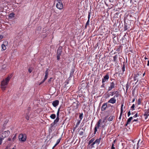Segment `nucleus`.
<instances>
[{
    "instance_id": "1",
    "label": "nucleus",
    "mask_w": 149,
    "mask_h": 149,
    "mask_svg": "<svg viewBox=\"0 0 149 149\" xmlns=\"http://www.w3.org/2000/svg\"><path fill=\"white\" fill-rule=\"evenodd\" d=\"M12 75L11 74L9 75L5 80H3L1 82V86L2 89L3 90H4L6 88V86L7 85L10 79L12 77Z\"/></svg>"
},
{
    "instance_id": "2",
    "label": "nucleus",
    "mask_w": 149,
    "mask_h": 149,
    "mask_svg": "<svg viewBox=\"0 0 149 149\" xmlns=\"http://www.w3.org/2000/svg\"><path fill=\"white\" fill-rule=\"evenodd\" d=\"M116 84V81L115 80L111 82L110 83V86L108 87V91H109L114 89L115 87V85Z\"/></svg>"
},
{
    "instance_id": "3",
    "label": "nucleus",
    "mask_w": 149,
    "mask_h": 149,
    "mask_svg": "<svg viewBox=\"0 0 149 149\" xmlns=\"http://www.w3.org/2000/svg\"><path fill=\"white\" fill-rule=\"evenodd\" d=\"M26 139V134H20L19 136V140L21 142H25Z\"/></svg>"
},
{
    "instance_id": "4",
    "label": "nucleus",
    "mask_w": 149,
    "mask_h": 149,
    "mask_svg": "<svg viewBox=\"0 0 149 149\" xmlns=\"http://www.w3.org/2000/svg\"><path fill=\"white\" fill-rule=\"evenodd\" d=\"M57 1V3H56V7L57 8L60 10L62 9L63 8V5L61 0H58Z\"/></svg>"
},
{
    "instance_id": "5",
    "label": "nucleus",
    "mask_w": 149,
    "mask_h": 149,
    "mask_svg": "<svg viewBox=\"0 0 149 149\" xmlns=\"http://www.w3.org/2000/svg\"><path fill=\"white\" fill-rule=\"evenodd\" d=\"M10 134V131L8 130L5 131L2 133L1 136L3 137V139H4L5 138H6Z\"/></svg>"
},
{
    "instance_id": "6",
    "label": "nucleus",
    "mask_w": 149,
    "mask_h": 149,
    "mask_svg": "<svg viewBox=\"0 0 149 149\" xmlns=\"http://www.w3.org/2000/svg\"><path fill=\"white\" fill-rule=\"evenodd\" d=\"M101 121V119L99 120L98 122H97V123L95 125L94 128V134H95L96 132L97 131V129L99 128Z\"/></svg>"
},
{
    "instance_id": "7",
    "label": "nucleus",
    "mask_w": 149,
    "mask_h": 149,
    "mask_svg": "<svg viewBox=\"0 0 149 149\" xmlns=\"http://www.w3.org/2000/svg\"><path fill=\"white\" fill-rule=\"evenodd\" d=\"M109 78V77L108 74H107L102 79V83H104L105 82L107 81Z\"/></svg>"
},
{
    "instance_id": "8",
    "label": "nucleus",
    "mask_w": 149,
    "mask_h": 149,
    "mask_svg": "<svg viewBox=\"0 0 149 149\" xmlns=\"http://www.w3.org/2000/svg\"><path fill=\"white\" fill-rule=\"evenodd\" d=\"M88 20L85 26V28L86 29L87 28V26L89 24V22H90V18L91 15V10H90L88 11Z\"/></svg>"
},
{
    "instance_id": "9",
    "label": "nucleus",
    "mask_w": 149,
    "mask_h": 149,
    "mask_svg": "<svg viewBox=\"0 0 149 149\" xmlns=\"http://www.w3.org/2000/svg\"><path fill=\"white\" fill-rule=\"evenodd\" d=\"M144 111L145 113L144 114V116L145 120H146L149 116V109L148 110H145Z\"/></svg>"
},
{
    "instance_id": "10",
    "label": "nucleus",
    "mask_w": 149,
    "mask_h": 149,
    "mask_svg": "<svg viewBox=\"0 0 149 149\" xmlns=\"http://www.w3.org/2000/svg\"><path fill=\"white\" fill-rule=\"evenodd\" d=\"M116 102V100L115 98V97H113L111 99L108 101V102L109 103L114 104Z\"/></svg>"
},
{
    "instance_id": "11",
    "label": "nucleus",
    "mask_w": 149,
    "mask_h": 149,
    "mask_svg": "<svg viewBox=\"0 0 149 149\" xmlns=\"http://www.w3.org/2000/svg\"><path fill=\"white\" fill-rule=\"evenodd\" d=\"M107 102L104 103L101 107V111H105L107 107Z\"/></svg>"
},
{
    "instance_id": "12",
    "label": "nucleus",
    "mask_w": 149,
    "mask_h": 149,
    "mask_svg": "<svg viewBox=\"0 0 149 149\" xmlns=\"http://www.w3.org/2000/svg\"><path fill=\"white\" fill-rule=\"evenodd\" d=\"M48 69L47 68V70L45 71V76L44 79L42 81V83L44 82L47 78L48 76Z\"/></svg>"
},
{
    "instance_id": "13",
    "label": "nucleus",
    "mask_w": 149,
    "mask_h": 149,
    "mask_svg": "<svg viewBox=\"0 0 149 149\" xmlns=\"http://www.w3.org/2000/svg\"><path fill=\"white\" fill-rule=\"evenodd\" d=\"M59 103V101L58 100H55L54 101H53L52 102V104L53 106L54 107H56V106H58Z\"/></svg>"
},
{
    "instance_id": "14",
    "label": "nucleus",
    "mask_w": 149,
    "mask_h": 149,
    "mask_svg": "<svg viewBox=\"0 0 149 149\" xmlns=\"http://www.w3.org/2000/svg\"><path fill=\"white\" fill-rule=\"evenodd\" d=\"M59 119V118H56V119L54 120V122L51 124V125L52 126L54 125L58 121Z\"/></svg>"
},
{
    "instance_id": "15",
    "label": "nucleus",
    "mask_w": 149,
    "mask_h": 149,
    "mask_svg": "<svg viewBox=\"0 0 149 149\" xmlns=\"http://www.w3.org/2000/svg\"><path fill=\"white\" fill-rule=\"evenodd\" d=\"M62 49V48L61 47H59L58 49L57 54L61 55Z\"/></svg>"
},
{
    "instance_id": "16",
    "label": "nucleus",
    "mask_w": 149,
    "mask_h": 149,
    "mask_svg": "<svg viewBox=\"0 0 149 149\" xmlns=\"http://www.w3.org/2000/svg\"><path fill=\"white\" fill-rule=\"evenodd\" d=\"M132 118L133 117H131L128 118L126 123L125 125L126 126L130 124V122Z\"/></svg>"
},
{
    "instance_id": "17",
    "label": "nucleus",
    "mask_w": 149,
    "mask_h": 149,
    "mask_svg": "<svg viewBox=\"0 0 149 149\" xmlns=\"http://www.w3.org/2000/svg\"><path fill=\"white\" fill-rule=\"evenodd\" d=\"M139 76V74H135L134 76V81H137V82L138 81V78Z\"/></svg>"
},
{
    "instance_id": "18",
    "label": "nucleus",
    "mask_w": 149,
    "mask_h": 149,
    "mask_svg": "<svg viewBox=\"0 0 149 149\" xmlns=\"http://www.w3.org/2000/svg\"><path fill=\"white\" fill-rule=\"evenodd\" d=\"M117 91H112L110 92V95H109V94H107L108 97H110V95H111V96H113L116 93H117Z\"/></svg>"
},
{
    "instance_id": "19",
    "label": "nucleus",
    "mask_w": 149,
    "mask_h": 149,
    "mask_svg": "<svg viewBox=\"0 0 149 149\" xmlns=\"http://www.w3.org/2000/svg\"><path fill=\"white\" fill-rule=\"evenodd\" d=\"M101 139V138H99V139H96L94 142L95 144L97 143L99 144Z\"/></svg>"
},
{
    "instance_id": "20",
    "label": "nucleus",
    "mask_w": 149,
    "mask_h": 149,
    "mask_svg": "<svg viewBox=\"0 0 149 149\" xmlns=\"http://www.w3.org/2000/svg\"><path fill=\"white\" fill-rule=\"evenodd\" d=\"M114 116H110L108 118V120L109 121H111L113 120Z\"/></svg>"
},
{
    "instance_id": "21",
    "label": "nucleus",
    "mask_w": 149,
    "mask_h": 149,
    "mask_svg": "<svg viewBox=\"0 0 149 149\" xmlns=\"http://www.w3.org/2000/svg\"><path fill=\"white\" fill-rule=\"evenodd\" d=\"M15 14L13 13H10L9 15V17L12 19L14 18L15 17Z\"/></svg>"
},
{
    "instance_id": "22",
    "label": "nucleus",
    "mask_w": 149,
    "mask_h": 149,
    "mask_svg": "<svg viewBox=\"0 0 149 149\" xmlns=\"http://www.w3.org/2000/svg\"><path fill=\"white\" fill-rule=\"evenodd\" d=\"M56 116L55 114H52L50 115V117L52 119H54L55 118Z\"/></svg>"
},
{
    "instance_id": "23",
    "label": "nucleus",
    "mask_w": 149,
    "mask_h": 149,
    "mask_svg": "<svg viewBox=\"0 0 149 149\" xmlns=\"http://www.w3.org/2000/svg\"><path fill=\"white\" fill-rule=\"evenodd\" d=\"M1 47H2V50L3 51H4L6 49V47L5 46V45H4L3 44L1 45Z\"/></svg>"
},
{
    "instance_id": "24",
    "label": "nucleus",
    "mask_w": 149,
    "mask_h": 149,
    "mask_svg": "<svg viewBox=\"0 0 149 149\" xmlns=\"http://www.w3.org/2000/svg\"><path fill=\"white\" fill-rule=\"evenodd\" d=\"M130 86V85L127 82V83L126 84V93L127 92V91L129 88V87Z\"/></svg>"
},
{
    "instance_id": "25",
    "label": "nucleus",
    "mask_w": 149,
    "mask_h": 149,
    "mask_svg": "<svg viewBox=\"0 0 149 149\" xmlns=\"http://www.w3.org/2000/svg\"><path fill=\"white\" fill-rule=\"evenodd\" d=\"M95 139L94 138H92L91 140H90L88 142V145L92 143L93 142V141H94Z\"/></svg>"
},
{
    "instance_id": "26",
    "label": "nucleus",
    "mask_w": 149,
    "mask_h": 149,
    "mask_svg": "<svg viewBox=\"0 0 149 149\" xmlns=\"http://www.w3.org/2000/svg\"><path fill=\"white\" fill-rule=\"evenodd\" d=\"M125 64H124L123 65L122 68V71H123L122 74H123L124 72L125 71Z\"/></svg>"
},
{
    "instance_id": "27",
    "label": "nucleus",
    "mask_w": 149,
    "mask_h": 149,
    "mask_svg": "<svg viewBox=\"0 0 149 149\" xmlns=\"http://www.w3.org/2000/svg\"><path fill=\"white\" fill-rule=\"evenodd\" d=\"M118 58V56L117 55H116L113 57V60L114 61H116V59Z\"/></svg>"
},
{
    "instance_id": "28",
    "label": "nucleus",
    "mask_w": 149,
    "mask_h": 149,
    "mask_svg": "<svg viewBox=\"0 0 149 149\" xmlns=\"http://www.w3.org/2000/svg\"><path fill=\"white\" fill-rule=\"evenodd\" d=\"M117 91V92L116 93V94H115L116 95H114V96L113 97H115H115H118L119 96V93L118 92V91Z\"/></svg>"
},
{
    "instance_id": "29",
    "label": "nucleus",
    "mask_w": 149,
    "mask_h": 149,
    "mask_svg": "<svg viewBox=\"0 0 149 149\" xmlns=\"http://www.w3.org/2000/svg\"><path fill=\"white\" fill-rule=\"evenodd\" d=\"M83 118V114L82 113L80 114L79 116V118L80 119V121Z\"/></svg>"
},
{
    "instance_id": "30",
    "label": "nucleus",
    "mask_w": 149,
    "mask_h": 149,
    "mask_svg": "<svg viewBox=\"0 0 149 149\" xmlns=\"http://www.w3.org/2000/svg\"><path fill=\"white\" fill-rule=\"evenodd\" d=\"M16 139V135L15 134L14 135V136L12 140H11L13 142L14 141H15V140Z\"/></svg>"
},
{
    "instance_id": "31",
    "label": "nucleus",
    "mask_w": 149,
    "mask_h": 149,
    "mask_svg": "<svg viewBox=\"0 0 149 149\" xmlns=\"http://www.w3.org/2000/svg\"><path fill=\"white\" fill-rule=\"evenodd\" d=\"M4 139H3V137L0 136V145H1L2 143V141Z\"/></svg>"
},
{
    "instance_id": "32",
    "label": "nucleus",
    "mask_w": 149,
    "mask_h": 149,
    "mask_svg": "<svg viewBox=\"0 0 149 149\" xmlns=\"http://www.w3.org/2000/svg\"><path fill=\"white\" fill-rule=\"evenodd\" d=\"M61 139V138H60L59 139H58L56 143L58 145L59 143L60 142V141Z\"/></svg>"
},
{
    "instance_id": "33",
    "label": "nucleus",
    "mask_w": 149,
    "mask_h": 149,
    "mask_svg": "<svg viewBox=\"0 0 149 149\" xmlns=\"http://www.w3.org/2000/svg\"><path fill=\"white\" fill-rule=\"evenodd\" d=\"M123 104H121V109H120V112L122 113V112H123Z\"/></svg>"
},
{
    "instance_id": "34",
    "label": "nucleus",
    "mask_w": 149,
    "mask_h": 149,
    "mask_svg": "<svg viewBox=\"0 0 149 149\" xmlns=\"http://www.w3.org/2000/svg\"><path fill=\"white\" fill-rule=\"evenodd\" d=\"M80 123V121L78 122L76 124V127H75V128L76 127H77L78 126V125H79Z\"/></svg>"
},
{
    "instance_id": "35",
    "label": "nucleus",
    "mask_w": 149,
    "mask_h": 149,
    "mask_svg": "<svg viewBox=\"0 0 149 149\" xmlns=\"http://www.w3.org/2000/svg\"><path fill=\"white\" fill-rule=\"evenodd\" d=\"M141 102L140 99H139L138 100V105H139L141 104Z\"/></svg>"
},
{
    "instance_id": "36",
    "label": "nucleus",
    "mask_w": 149,
    "mask_h": 149,
    "mask_svg": "<svg viewBox=\"0 0 149 149\" xmlns=\"http://www.w3.org/2000/svg\"><path fill=\"white\" fill-rule=\"evenodd\" d=\"M32 69L31 68H29V69H28V71H29V72L30 73H31L32 71Z\"/></svg>"
},
{
    "instance_id": "37",
    "label": "nucleus",
    "mask_w": 149,
    "mask_h": 149,
    "mask_svg": "<svg viewBox=\"0 0 149 149\" xmlns=\"http://www.w3.org/2000/svg\"><path fill=\"white\" fill-rule=\"evenodd\" d=\"M60 55H60L57 54V60H59L60 59Z\"/></svg>"
},
{
    "instance_id": "38",
    "label": "nucleus",
    "mask_w": 149,
    "mask_h": 149,
    "mask_svg": "<svg viewBox=\"0 0 149 149\" xmlns=\"http://www.w3.org/2000/svg\"><path fill=\"white\" fill-rule=\"evenodd\" d=\"M134 107H135V105L134 104H133L132 107H131V109H132L133 110H134Z\"/></svg>"
},
{
    "instance_id": "39",
    "label": "nucleus",
    "mask_w": 149,
    "mask_h": 149,
    "mask_svg": "<svg viewBox=\"0 0 149 149\" xmlns=\"http://www.w3.org/2000/svg\"><path fill=\"white\" fill-rule=\"evenodd\" d=\"M123 113V112H122V113H121V112H120V116L119 117V119H120L121 118Z\"/></svg>"
},
{
    "instance_id": "40",
    "label": "nucleus",
    "mask_w": 149,
    "mask_h": 149,
    "mask_svg": "<svg viewBox=\"0 0 149 149\" xmlns=\"http://www.w3.org/2000/svg\"><path fill=\"white\" fill-rule=\"evenodd\" d=\"M124 29H125V30H127V29L128 28H127V25H125Z\"/></svg>"
},
{
    "instance_id": "41",
    "label": "nucleus",
    "mask_w": 149,
    "mask_h": 149,
    "mask_svg": "<svg viewBox=\"0 0 149 149\" xmlns=\"http://www.w3.org/2000/svg\"><path fill=\"white\" fill-rule=\"evenodd\" d=\"M114 144L113 143H112V146L111 148V149H115V148L114 147Z\"/></svg>"
},
{
    "instance_id": "42",
    "label": "nucleus",
    "mask_w": 149,
    "mask_h": 149,
    "mask_svg": "<svg viewBox=\"0 0 149 149\" xmlns=\"http://www.w3.org/2000/svg\"><path fill=\"white\" fill-rule=\"evenodd\" d=\"M84 133L83 131H81L79 133V134L80 135H82Z\"/></svg>"
},
{
    "instance_id": "43",
    "label": "nucleus",
    "mask_w": 149,
    "mask_h": 149,
    "mask_svg": "<svg viewBox=\"0 0 149 149\" xmlns=\"http://www.w3.org/2000/svg\"><path fill=\"white\" fill-rule=\"evenodd\" d=\"M56 118H59V112H57Z\"/></svg>"
},
{
    "instance_id": "44",
    "label": "nucleus",
    "mask_w": 149,
    "mask_h": 149,
    "mask_svg": "<svg viewBox=\"0 0 149 149\" xmlns=\"http://www.w3.org/2000/svg\"><path fill=\"white\" fill-rule=\"evenodd\" d=\"M3 38V36L2 35H0V40H1Z\"/></svg>"
},
{
    "instance_id": "45",
    "label": "nucleus",
    "mask_w": 149,
    "mask_h": 149,
    "mask_svg": "<svg viewBox=\"0 0 149 149\" xmlns=\"http://www.w3.org/2000/svg\"><path fill=\"white\" fill-rule=\"evenodd\" d=\"M25 118L27 120H28L29 119V117L28 116H26Z\"/></svg>"
},
{
    "instance_id": "46",
    "label": "nucleus",
    "mask_w": 149,
    "mask_h": 149,
    "mask_svg": "<svg viewBox=\"0 0 149 149\" xmlns=\"http://www.w3.org/2000/svg\"><path fill=\"white\" fill-rule=\"evenodd\" d=\"M130 114H131L130 111H129L128 112V116L129 117L130 116Z\"/></svg>"
},
{
    "instance_id": "47",
    "label": "nucleus",
    "mask_w": 149,
    "mask_h": 149,
    "mask_svg": "<svg viewBox=\"0 0 149 149\" xmlns=\"http://www.w3.org/2000/svg\"><path fill=\"white\" fill-rule=\"evenodd\" d=\"M95 144V143H94V142H93L91 145V146L92 147H93L94 145Z\"/></svg>"
},
{
    "instance_id": "48",
    "label": "nucleus",
    "mask_w": 149,
    "mask_h": 149,
    "mask_svg": "<svg viewBox=\"0 0 149 149\" xmlns=\"http://www.w3.org/2000/svg\"><path fill=\"white\" fill-rule=\"evenodd\" d=\"M107 116H106V117H105V118H104V119L103 120V122H104L105 121V120H106L107 119Z\"/></svg>"
},
{
    "instance_id": "49",
    "label": "nucleus",
    "mask_w": 149,
    "mask_h": 149,
    "mask_svg": "<svg viewBox=\"0 0 149 149\" xmlns=\"http://www.w3.org/2000/svg\"><path fill=\"white\" fill-rule=\"evenodd\" d=\"M138 116V115H137V113H136L134 116H133V117L134 118H136V117H137Z\"/></svg>"
},
{
    "instance_id": "50",
    "label": "nucleus",
    "mask_w": 149,
    "mask_h": 149,
    "mask_svg": "<svg viewBox=\"0 0 149 149\" xmlns=\"http://www.w3.org/2000/svg\"><path fill=\"white\" fill-rule=\"evenodd\" d=\"M140 139H139L138 141V142L137 143V148H138V147H139V142L140 141Z\"/></svg>"
},
{
    "instance_id": "51",
    "label": "nucleus",
    "mask_w": 149,
    "mask_h": 149,
    "mask_svg": "<svg viewBox=\"0 0 149 149\" xmlns=\"http://www.w3.org/2000/svg\"><path fill=\"white\" fill-rule=\"evenodd\" d=\"M52 79V78H50L48 80V82L49 83L51 81V79Z\"/></svg>"
},
{
    "instance_id": "52",
    "label": "nucleus",
    "mask_w": 149,
    "mask_h": 149,
    "mask_svg": "<svg viewBox=\"0 0 149 149\" xmlns=\"http://www.w3.org/2000/svg\"><path fill=\"white\" fill-rule=\"evenodd\" d=\"M104 83H102V86L101 87H104Z\"/></svg>"
},
{
    "instance_id": "53",
    "label": "nucleus",
    "mask_w": 149,
    "mask_h": 149,
    "mask_svg": "<svg viewBox=\"0 0 149 149\" xmlns=\"http://www.w3.org/2000/svg\"><path fill=\"white\" fill-rule=\"evenodd\" d=\"M58 144H57L56 143L54 145V146L53 147V148H55Z\"/></svg>"
},
{
    "instance_id": "54",
    "label": "nucleus",
    "mask_w": 149,
    "mask_h": 149,
    "mask_svg": "<svg viewBox=\"0 0 149 149\" xmlns=\"http://www.w3.org/2000/svg\"><path fill=\"white\" fill-rule=\"evenodd\" d=\"M138 119H134V120H133V122H134V121H138Z\"/></svg>"
},
{
    "instance_id": "55",
    "label": "nucleus",
    "mask_w": 149,
    "mask_h": 149,
    "mask_svg": "<svg viewBox=\"0 0 149 149\" xmlns=\"http://www.w3.org/2000/svg\"><path fill=\"white\" fill-rule=\"evenodd\" d=\"M135 100V98H134L133 99L132 102H134Z\"/></svg>"
},
{
    "instance_id": "56",
    "label": "nucleus",
    "mask_w": 149,
    "mask_h": 149,
    "mask_svg": "<svg viewBox=\"0 0 149 149\" xmlns=\"http://www.w3.org/2000/svg\"><path fill=\"white\" fill-rule=\"evenodd\" d=\"M147 65L148 66H149V61H148V63Z\"/></svg>"
},
{
    "instance_id": "57",
    "label": "nucleus",
    "mask_w": 149,
    "mask_h": 149,
    "mask_svg": "<svg viewBox=\"0 0 149 149\" xmlns=\"http://www.w3.org/2000/svg\"><path fill=\"white\" fill-rule=\"evenodd\" d=\"M11 140V139L10 138H9L8 139V141H10Z\"/></svg>"
},
{
    "instance_id": "58",
    "label": "nucleus",
    "mask_w": 149,
    "mask_h": 149,
    "mask_svg": "<svg viewBox=\"0 0 149 149\" xmlns=\"http://www.w3.org/2000/svg\"><path fill=\"white\" fill-rule=\"evenodd\" d=\"M60 108H60L58 109V111H57V112H59Z\"/></svg>"
},
{
    "instance_id": "59",
    "label": "nucleus",
    "mask_w": 149,
    "mask_h": 149,
    "mask_svg": "<svg viewBox=\"0 0 149 149\" xmlns=\"http://www.w3.org/2000/svg\"><path fill=\"white\" fill-rule=\"evenodd\" d=\"M116 142V140H114L113 142V143H113V144H114V143H115Z\"/></svg>"
},
{
    "instance_id": "60",
    "label": "nucleus",
    "mask_w": 149,
    "mask_h": 149,
    "mask_svg": "<svg viewBox=\"0 0 149 149\" xmlns=\"http://www.w3.org/2000/svg\"><path fill=\"white\" fill-rule=\"evenodd\" d=\"M144 59H145V60H146V59H148V58H146V57H145V58H144Z\"/></svg>"
},
{
    "instance_id": "61",
    "label": "nucleus",
    "mask_w": 149,
    "mask_h": 149,
    "mask_svg": "<svg viewBox=\"0 0 149 149\" xmlns=\"http://www.w3.org/2000/svg\"><path fill=\"white\" fill-rule=\"evenodd\" d=\"M145 72H144V73L143 74V76H144V75H145Z\"/></svg>"
},
{
    "instance_id": "62",
    "label": "nucleus",
    "mask_w": 149,
    "mask_h": 149,
    "mask_svg": "<svg viewBox=\"0 0 149 149\" xmlns=\"http://www.w3.org/2000/svg\"><path fill=\"white\" fill-rule=\"evenodd\" d=\"M78 107V106L77 105V107H76L77 108Z\"/></svg>"
},
{
    "instance_id": "63",
    "label": "nucleus",
    "mask_w": 149,
    "mask_h": 149,
    "mask_svg": "<svg viewBox=\"0 0 149 149\" xmlns=\"http://www.w3.org/2000/svg\"><path fill=\"white\" fill-rule=\"evenodd\" d=\"M93 122V120L92 121V123H91V125H92V122Z\"/></svg>"
},
{
    "instance_id": "64",
    "label": "nucleus",
    "mask_w": 149,
    "mask_h": 149,
    "mask_svg": "<svg viewBox=\"0 0 149 149\" xmlns=\"http://www.w3.org/2000/svg\"><path fill=\"white\" fill-rule=\"evenodd\" d=\"M15 149L14 148H13L12 149Z\"/></svg>"
}]
</instances>
